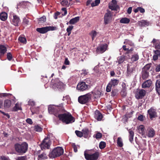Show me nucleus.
<instances>
[{
  "label": "nucleus",
  "instance_id": "f257e3e1",
  "mask_svg": "<svg viewBox=\"0 0 160 160\" xmlns=\"http://www.w3.org/2000/svg\"><path fill=\"white\" fill-rule=\"evenodd\" d=\"M58 116L59 120L66 124L72 123L74 121V118L69 113L59 114Z\"/></svg>",
  "mask_w": 160,
  "mask_h": 160
},
{
  "label": "nucleus",
  "instance_id": "f03ea898",
  "mask_svg": "<svg viewBox=\"0 0 160 160\" xmlns=\"http://www.w3.org/2000/svg\"><path fill=\"white\" fill-rule=\"evenodd\" d=\"M63 152V149L62 147H58L50 151L48 156L50 158H55L62 155Z\"/></svg>",
  "mask_w": 160,
  "mask_h": 160
},
{
  "label": "nucleus",
  "instance_id": "7ed1b4c3",
  "mask_svg": "<svg viewBox=\"0 0 160 160\" xmlns=\"http://www.w3.org/2000/svg\"><path fill=\"white\" fill-rule=\"evenodd\" d=\"M15 149L16 152L20 154L25 153L28 149V144L25 142L21 144L16 143L15 144Z\"/></svg>",
  "mask_w": 160,
  "mask_h": 160
},
{
  "label": "nucleus",
  "instance_id": "20e7f679",
  "mask_svg": "<svg viewBox=\"0 0 160 160\" xmlns=\"http://www.w3.org/2000/svg\"><path fill=\"white\" fill-rule=\"evenodd\" d=\"M92 96V95L91 93L80 96L78 97V102L81 104H85L91 100Z\"/></svg>",
  "mask_w": 160,
  "mask_h": 160
},
{
  "label": "nucleus",
  "instance_id": "39448f33",
  "mask_svg": "<svg viewBox=\"0 0 160 160\" xmlns=\"http://www.w3.org/2000/svg\"><path fill=\"white\" fill-rule=\"evenodd\" d=\"M57 28L54 26H47L41 28H38L37 31L41 33H45L49 31H53L56 30Z\"/></svg>",
  "mask_w": 160,
  "mask_h": 160
},
{
  "label": "nucleus",
  "instance_id": "423d86ee",
  "mask_svg": "<svg viewBox=\"0 0 160 160\" xmlns=\"http://www.w3.org/2000/svg\"><path fill=\"white\" fill-rule=\"evenodd\" d=\"M51 143V141L49 138H45L40 145L41 149L43 150L49 149L50 147Z\"/></svg>",
  "mask_w": 160,
  "mask_h": 160
},
{
  "label": "nucleus",
  "instance_id": "0eeeda50",
  "mask_svg": "<svg viewBox=\"0 0 160 160\" xmlns=\"http://www.w3.org/2000/svg\"><path fill=\"white\" fill-rule=\"evenodd\" d=\"M85 157L87 160H96L98 158L99 154L98 152H96L93 154H86V151L84 152Z\"/></svg>",
  "mask_w": 160,
  "mask_h": 160
},
{
  "label": "nucleus",
  "instance_id": "6e6552de",
  "mask_svg": "<svg viewBox=\"0 0 160 160\" xmlns=\"http://www.w3.org/2000/svg\"><path fill=\"white\" fill-rule=\"evenodd\" d=\"M90 88V86L89 85L87 84L84 82L79 83L77 87V89L81 91L88 89Z\"/></svg>",
  "mask_w": 160,
  "mask_h": 160
},
{
  "label": "nucleus",
  "instance_id": "1a4fd4ad",
  "mask_svg": "<svg viewBox=\"0 0 160 160\" xmlns=\"http://www.w3.org/2000/svg\"><path fill=\"white\" fill-rule=\"evenodd\" d=\"M112 14L109 11H108L104 17V22L105 24H107L110 22L112 20Z\"/></svg>",
  "mask_w": 160,
  "mask_h": 160
},
{
  "label": "nucleus",
  "instance_id": "9d476101",
  "mask_svg": "<svg viewBox=\"0 0 160 160\" xmlns=\"http://www.w3.org/2000/svg\"><path fill=\"white\" fill-rule=\"evenodd\" d=\"M107 47L106 44L100 45L97 48L96 52L98 53H102L106 50Z\"/></svg>",
  "mask_w": 160,
  "mask_h": 160
},
{
  "label": "nucleus",
  "instance_id": "9b49d317",
  "mask_svg": "<svg viewBox=\"0 0 160 160\" xmlns=\"http://www.w3.org/2000/svg\"><path fill=\"white\" fill-rule=\"evenodd\" d=\"M148 112L149 115L150 119L152 120L157 117L156 110L153 108H151L149 109L148 111Z\"/></svg>",
  "mask_w": 160,
  "mask_h": 160
},
{
  "label": "nucleus",
  "instance_id": "f8f14e48",
  "mask_svg": "<svg viewBox=\"0 0 160 160\" xmlns=\"http://www.w3.org/2000/svg\"><path fill=\"white\" fill-rule=\"evenodd\" d=\"M155 134L154 129L150 127L148 128L146 131V135L149 138H152Z\"/></svg>",
  "mask_w": 160,
  "mask_h": 160
},
{
  "label": "nucleus",
  "instance_id": "ddd939ff",
  "mask_svg": "<svg viewBox=\"0 0 160 160\" xmlns=\"http://www.w3.org/2000/svg\"><path fill=\"white\" fill-rule=\"evenodd\" d=\"M91 93L93 94L95 98H100L102 93L100 89L98 88H95L93 91Z\"/></svg>",
  "mask_w": 160,
  "mask_h": 160
},
{
  "label": "nucleus",
  "instance_id": "4468645a",
  "mask_svg": "<svg viewBox=\"0 0 160 160\" xmlns=\"http://www.w3.org/2000/svg\"><path fill=\"white\" fill-rule=\"evenodd\" d=\"M146 91L142 89L137 92L135 95V97L137 99L142 98L145 95Z\"/></svg>",
  "mask_w": 160,
  "mask_h": 160
},
{
  "label": "nucleus",
  "instance_id": "2eb2a0df",
  "mask_svg": "<svg viewBox=\"0 0 160 160\" xmlns=\"http://www.w3.org/2000/svg\"><path fill=\"white\" fill-rule=\"evenodd\" d=\"M57 82L53 84V88H57L58 89H62L64 88V85L63 83L61 82L58 81V80H56Z\"/></svg>",
  "mask_w": 160,
  "mask_h": 160
},
{
  "label": "nucleus",
  "instance_id": "dca6fc26",
  "mask_svg": "<svg viewBox=\"0 0 160 160\" xmlns=\"http://www.w3.org/2000/svg\"><path fill=\"white\" fill-rule=\"evenodd\" d=\"M109 8L112 10H116L118 8L117 1L115 0H112V2L109 4Z\"/></svg>",
  "mask_w": 160,
  "mask_h": 160
},
{
  "label": "nucleus",
  "instance_id": "f3484780",
  "mask_svg": "<svg viewBox=\"0 0 160 160\" xmlns=\"http://www.w3.org/2000/svg\"><path fill=\"white\" fill-rule=\"evenodd\" d=\"M12 22L15 26H18L20 22L19 18L16 15H13Z\"/></svg>",
  "mask_w": 160,
  "mask_h": 160
},
{
  "label": "nucleus",
  "instance_id": "a211bd4d",
  "mask_svg": "<svg viewBox=\"0 0 160 160\" xmlns=\"http://www.w3.org/2000/svg\"><path fill=\"white\" fill-rule=\"evenodd\" d=\"M56 108L53 105L49 106L48 108L49 112L50 114H53L56 116H57V115L55 113L57 111Z\"/></svg>",
  "mask_w": 160,
  "mask_h": 160
},
{
  "label": "nucleus",
  "instance_id": "6ab92c4d",
  "mask_svg": "<svg viewBox=\"0 0 160 160\" xmlns=\"http://www.w3.org/2000/svg\"><path fill=\"white\" fill-rule=\"evenodd\" d=\"M12 105L11 101L9 99H6L4 100L3 105L5 109L9 108Z\"/></svg>",
  "mask_w": 160,
  "mask_h": 160
},
{
  "label": "nucleus",
  "instance_id": "aec40b11",
  "mask_svg": "<svg viewBox=\"0 0 160 160\" xmlns=\"http://www.w3.org/2000/svg\"><path fill=\"white\" fill-rule=\"evenodd\" d=\"M127 72L128 74H130L134 72L135 71V68L133 65H128L127 67Z\"/></svg>",
  "mask_w": 160,
  "mask_h": 160
},
{
  "label": "nucleus",
  "instance_id": "412c9836",
  "mask_svg": "<svg viewBox=\"0 0 160 160\" xmlns=\"http://www.w3.org/2000/svg\"><path fill=\"white\" fill-rule=\"evenodd\" d=\"M152 84L150 80H148L144 82L142 84V87L143 88L149 87Z\"/></svg>",
  "mask_w": 160,
  "mask_h": 160
},
{
  "label": "nucleus",
  "instance_id": "4be33fe9",
  "mask_svg": "<svg viewBox=\"0 0 160 160\" xmlns=\"http://www.w3.org/2000/svg\"><path fill=\"white\" fill-rule=\"evenodd\" d=\"M94 117L98 121H100L102 118V114L98 110L96 111L95 112Z\"/></svg>",
  "mask_w": 160,
  "mask_h": 160
},
{
  "label": "nucleus",
  "instance_id": "5701e85b",
  "mask_svg": "<svg viewBox=\"0 0 160 160\" xmlns=\"http://www.w3.org/2000/svg\"><path fill=\"white\" fill-rule=\"evenodd\" d=\"M98 34V32L95 30H92L89 32V35L91 37L92 40H93Z\"/></svg>",
  "mask_w": 160,
  "mask_h": 160
},
{
  "label": "nucleus",
  "instance_id": "b1692460",
  "mask_svg": "<svg viewBox=\"0 0 160 160\" xmlns=\"http://www.w3.org/2000/svg\"><path fill=\"white\" fill-rule=\"evenodd\" d=\"M138 25L140 26H148L149 25V23L147 21L142 20L138 22Z\"/></svg>",
  "mask_w": 160,
  "mask_h": 160
},
{
  "label": "nucleus",
  "instance_id": "393cba45",
  "mask_svg": "<svg viewBox=\"0 0 160 160\" xmlns=\"http://www.w3.org/2000/svg\"><path fill=\"white\" fill-rule=\"evenodd\" d=\"M6 51V48L4 45H0V56L3 55Z\"/></svg>",
  "mask_w": 160,
  "mask_h": 160
},
{
  "label": "nucleus",
  "instance_id": "a878e982",
  "mask_svg": "<svg viewBox=\"0 0 160 160\" xmlns=\"http://www.w3.org/2000/svg\"><path fill=\"white\" fill-rule=\"evenodd\" d=\"M156 89L158 93L160 95V79L157 80L156 83Z\"/></svg>",
  "mask_w": 160,
  "mask_h": 160
},
{
  "label": "nucleus",
  "instance_id": "bb28decb",
  "mask_svg": "<svg viewBox=\"0 0 160 160\" xmlns=\"http://www.w3.org/2000/svg\"><path fill=\"white\" fill-rule=\"evenodd\" d=\"M144 126L143 125H140L138 127V132L141 134L142 135H143L145 134V131L144 129Z\"/></svg>",
  "mask_w": 160,
  "mask_h": 160
},
{
  "label": "nucleus",
  "instance_id": "cd10ccee",
  "mask_svg": "<svg viewBox=\"0 0 160 160\" xmlns=\"http://www.w3.org/2000/svg\"><path fill=\"white\" fill-rule=\"evenodd\" d=\"M125 57L124 56H119L117 58L116 62H118V64L122 63L125 60Z\"/></svg>",
  "mask_w": 160,
  "mask_h": 160
},
{
  "label": "nucleus",
  "instance_id": "c85d7f7f",
  "mask_svg": "<svg viewBox=\"0 0 160 160\" xmlns=\"http://www.w3.org/2000/svg\"><path fill=\"white\" fill-rule=\"evenodd\" d=\"M71 0H63L61 2L63 6H68L72 4Z\"/></svg>",
  "mask_w": 160,
  "mask_h": 160
},
{
  "label": "nucleus",
  "instance_id": "c756f323",
  "mask_svg": "<svg viewBox=\"0 0 160 160\" xmlns=\"http://www.w3.org/2000/svg\"><path fill=\"white\" fill-rule=\"evenodd\" d=\"M79 17H77L71 19L69 21V24H74L78 22L79 20Z\"/></svg>",
  "mask_w": 160,
  "mask_h": 160
},
{
  "label": "nucleus",
  "instance_id": "7c9ffc66",
  "mask_svg": "<svg viewBox=\"0 0 160 160\" xmlns=\"http://www.w3.org/2000/svg\"><path fill=\"white\" fill-rule=\"evenodd\" d=\"M7 14L5 12H2L0 14V18L3 21H5L7 18Z\"/></svg>",
  "mask_w": 160,
  "mask_h": 160
},
{
  "label": "nucleus",
  "instance_id": "2f4dec72",
  "mask_svg": "<svg viewBox=\"0 0 160 160\" xmlns=\"http://www.w3.org/2000/svg\"><path fill=\"white\" fill-rule=\"evenodd\" d=\"M128 132L129 134V140L130 141L132 142L133 140L134 133V132L131 129L128 130Z\"/></svg>",
  "mask_w": 160,
  "mask_h": 160
},
{
  "label": "nucleus",
  "instance_id": "473e14b6",
  "mask_svg": "<svg viewBox=\"0 0 160 160\" xmlns=\"http://www.w3.org/2000/svg\"><path fill=\"white\" fill-rule=\"evenodd\" d=\"M130 19L126 18H122L120 21V22L121 23L128 24L130 22Z\"/></svg>",
  "mask_w": 160,
  "mask_h": 160
},
{
  "label": "nucleus",
  "instance_id": "72a5a7b5",
  "mask_svg": "<svg viewBox=\"0 0 160 160\" xmlns=\"http://www.w3.org/2000/svg\"><path fill=\"white\" fill-rule=\"evenodd\" d=\"M22 108L20 104L18 103H16L15 106L13 108V111H17L18 110H21Z\"/></svg>",
  "mask_w": 160,
  "mask_h": 160
},
{
  "label": "nucleus",
  "instance_id": "f704fd0d",
  "mask_svg": "<svg viewBox=\"0 0 160 160\" xmlns=\"http://www.w3.org/2000/svg\"><path fill=\"white\" fill-rule=\"evenodd\" d=\"M131 60L132 62H135L137 61L139 59V56L137 53H134L132 55L131 58Z\"/></svg>",
  "mask_w": 160,
  "mask_h": 160
},
{
  "label": "nucleus",
  "instance_id": "c9c22d12",
  "mask_svg": "<svg viewBox=\"0 0 160 160\" xmlns=\"http://www.w3.org/2000/svg\"><path fill=\"white\" fill-rule=\"evenodd\" d=\"M119 81L116 79H111L109 83L112 86H114L117 85Z\"/></svg>",
  "mask_w": 160,
  "mask_h": 160
},
{
  "label": "nucleus",
  "instance_id": "e433bc0d",
  "mask_svg": "<svg viewBox=\"0 0 160 160\" xmlns=\"http://www.w3.org/2000/svg\"><path fill=\"white\" fill-rule=\"evenodd\" d=\"M149 76V72L147 71L142 70V78L143 79H145L147 78Z\"/></svg>",
  "mask_w": 160,
  "mask_h": 160
},
{
  "label": "nucleus",
  "instance_id": "4c0bfd02",
  "mask_svg": "<svg viewBox=\"0 0 160 160\" xmlns=\"http://www.w3.org/2000/svg\"><path fill=\"white\" fill-rule=\"evenodd\" d=\"M152 42L155 44V48L156 49H160V43L158 42H157L158 41L155 39L153 40Z\"/></svg>",
  "mask_w": 160,
  "mask_h": 160
},
{
  "label": "nucleus",
  "instance_id": "58836bf2",
  "mask_svg": "<svg viewBox=\"0 0 160 160\" xmlns=\"http://www.w3.org/2000/svg\"><path fill=\"white\" fill-rule=\"evenodd\" d=\"M47 158V156L46 154L44 153H42L38 156V159L39 160L46 159Z\"/></svg>",
  "mask_w": 160,
  "mask_h": 160
},
{
  "label": "nucleus",
  "instance_id": "ea45409f",
  "mask_svg": "<svg viewBox=\"0 0 160 160\" xmlns=\"http://www.w3.org/2000/svg\"><path fill=\"white\" fill-rule=\"evenodd\" d=\"M151 66V64L149 63L146 64L142 69V70L145 71H147L149 72V71L150 67Z\"/></svg>",
  "mask_w": 160,
  "mask_h": 160
},
{
  "label": "nucleus",
  "instance_id": "a19ab883",
  "mask_svg": "<svg viewBox=\"0 0 160 160\" xmlns=\"http://www.w3.org/2000/svg\"><path fill=\"white\" fill-rule=\"evenodd\" d=\"M117 143L118 146L119 147H122L123 146V144L122 140L121 137H118L117 141Z\"/></svg>",
  "mask_w": 160,
  "mask_h": 160
},
{
  "label": "nucleus",
  "instance_id": "79ce46f5",
  "mask_svg": "<svg viewBox=\"0 0 160 160\" xmlns=\"http://www.w3.org/2000/svg\"><path fill=\"white\" fill-rule=\"evenodd\" d=\"M83 136L85 138H87L88 134V130L87 129H84L82 130Z\"/></svg>",
  "mask_w": 160,
  "mask_h": 160
},
{
  "label": "nucleus",
  "instance_id": "37998d69",
  "mask_svg": "<svg viewBox=\"0 0 160 160\" xmlns=\"http://www.w3.org/2000/svg\"><path fill=\"white\" fill-rule=\"evenodd\" d=\"M18 40L21 43L25 44L26 43L27 40L26 38L23 37H19L18 39Z\"/></svg>",
  "mask_w": 160,
  "mask_h": 160
},
{
  "label": "nucleus",
  "instance_id": "c03bdc74",
  "mask_svg": "<svg viewBox=\"0 0 160 160\" xmlns=\"http://www.w3.org/2000/svg\"><path fill=\"white\" fill-rule=\"evenodd\" d=\"M73 28L72 26H69L66 29L67 32L68 33V36H69L71 33V31Z\"/></svg>",
  "mask_w": 160,
  "mask_h": 160
},
{
  "label": "nucleus",
  "instance_id": "a18cd8bd",
  "mask_svg": "<svg viewBox=\"0 0 160 160\" xmlns=\"http://www.w3.org/2000/svg\"><path fill=\"white\" fill-rule=\"evenodd\" d=\"M122 48L124 50L128 51H132L133 49L132 48H129L128 46L127 45L123 46Z\"/></svg>",
  "mask_w": 160,
  "mask_h": 160
},
{
  "label": "nucleus",
  "instance_id": "49530a36",
  "mask_svg": "<svg viewBox=\"0 0 160 160\" xmlns=\"http://www.w3.org/2000/svg\"><path fill=\"white\" fill-rule=\"evenodd\" d=\"M34 128L35 131L38 132H41L42 130V128L38 125L35 126Z\"/></svg>",
  "mask_w": 160,
  "mask_h": 160
},
{
  "label": "nucleus",
  "instance_id": "de8ad7c7",
  "mask_svg": "<svg viewBox=\"0 0 160 160\" xmlns=\"http://www.w3.org/2000/svg\"><path fill=\"white\" fill-rule=\"evenodd\" d=\"M124 43L127 45L128 46L130 45L131 46H132L134 45L133 43L131 41L126 40V41L124 42Z\"/></svg>",
  "mask_w": 160,
  "mask_h": 160
},
{
  "label": "nucleus",
  "instance_id": "09e8293b",
  "mask_svg": "<svg viewBox=\"0 0 160 160\" xmlns=\"http://www.w3.org/2000/svg\"><path fill=\"white\" fill-rule=\"evenodd\" d=\"M121 94L123 97H125L126 95V89L125 87L123 88L121 92Z\"/></svg>",
  "mask_w": 160,
  "mask_h": 160
},
{
  "label": "nucleus",
  "instance_id": "8fccbe9b",
  "mask_svg": "<svg viewBox=\"0 0 160 160\" xmlns=\"http://www.w3.org/2000/svg\"><path fill=\"white\" fill-rule=\"evenodd\" d=\"M46 21V18L45 16H43L42 17L39 19L38 23H43Z\"/></svg>",
  "mask_w": 160,
  "mask_h": 160
},
{
  "label": "nucleus",
  "instance_id": "3c124183",
  "mask_svg": "<svg viewBox=\"0 0 160 160\" xmlns=\"http://www.w3.org/2000/svg\"><path fill=\"white\" fill-rule=\"evenodd\" d=\"M106 146V143L104 142H101L99 144V147L101 149L104 148Z\"/></svg>",
  "mask_w": 160,
  "mask_h": 160
},
{
  "label": "nucleus",
  "instance_id": "603ef678",
  "mask_svg": "<svg viewBox=\"0 0 160 160\" xmlns=\"http://www.w3.org/2000/svg\"><path fill=\"white\" fill-rule=\"evenodd\" d=\"M75 132L76 135L79 137H81L83 136V133H82V132L76 130Z\"/></svg>",
  "mask_w": 160,
  "mask_h": 160
},
{
  "label": "nucleus",
  "instance_id": "864d4df0",
  "mask_svg": "<svg viewBox=\"0 0 160 160\" xmlns=\"http://www.w3.org/2000/svg\"><path fill=\"white\" fill-rule=\"evenodd\" d=\"M12 58V55L10 52H8L7 54V58L9 61H11Z\"/></svg>",
  "mask_w": 160,
  "mask_h": 160
},
{
  "label": "nucleus",
  "instance_id": "5fc2aeb1",
  "mask_svg": "<svg viewBox=\"0 0 160 160\" xmlns=\"http://www.w3.org/2000/svg\"><path fill=\"white\" fill-rule=\"evenodd\" d=\"M112 87L111 85L109 83L107 86L106 88V91L107 92H109L111 91Z\"/></svg>",
  "mask_w": 160,
  "mask_h": 160
},
{
  "label": "nucleus",
  "instance_id": "6e6d98bb",
  "mask_svg": "<svg viewBox=\"0 0 160 160\" xmlns=\"http://www.w3.org/2000/svg\"><path fill=\"white\" fill-rule=\"evenodd\" d=\"M102 137V133L99 132L97 133L95 135V138L97 139L101 138Z\"/></svg>",
  "mask_w": 160,
  "mask_h": 160
},
{
  "label": "nucleus",
  "instance_id": "4d7b16f0",
  "mask_svg": "<svg viewBox=\"0 0 160 160\" xmlns=\"http://www.w3.org/2000/svg\"><path fill=\"white\" fill-rule=\"evenodd\" d=\"M28 104L33 106H34L35 104V102L31 99H30L29 101H28Z\"/></svg>",
  "mask_w": 160,
  "mask_h": 160
},
{
  "label": "nucleus",
  "instance_id": "13d9d810",
  "mask_svg": "<svg viewBox=\"0 0 160 160\" xmlns=\"http://www.w3.org/2000/svg\"><path fill=\"white\" fill-rule=\"evenodd\" d=\"M16 160H27L26 158L24 156L18 157Z\"/></svg>",
  "mask_w": 160,
  "mask_h": 160
},
{
  "label": "nucleus",
  "instance_id": "bf43d9fd",
  "mask_svg": "<svg viewBox=\"0 0 160 160\" xmlns=\"http://www.w3.org/2000/svg\"><path fill=\"white\" fill-rule=\"evenodd\" d=\"M155 54L159 57H160V51L157 50L154 51Z\"/></svg>",
  "mask_w": 160,
  "mask_h": 160
},
{
  "label": "nucleus",
  "instance_id": "052dcab7",
  "mask_svg": "<svg viewBox=\"0 0 160 160\" xmlns=\"http://www.w3.org/2000/svg\"><path fill=\"white\" fill-rule=\"evenodd\" d=\"M26 122L30 124H32V120L30 118H28L26 120Z\"/></svg>",
  "mask_w": 160,
  "mask_h": 160
},
{
  "label": "nucleus",
  "instance_id": "680f3d73",
  "mask_svg": "<svg viewBox=\"0 0 160 160\" xmlns=\"http://www.w3.org/2000/svg\"><path fill=\"white\" fill-rule=\"evenodd\" d=\"M62 10L64 12V13H62V14L63 15H66L67 13V11L66 8H62Z\"/></svg>",
  "mask_w": 160,
  "mask_h": 160
},
{
  "label": "nucleus",
  "instance_id": "e2e57ef3",
  "mask_svg": "<svg viewBox=\"0 0 160 160\" xmlns=\"http://www.w3.org/2000/svg\"><path fill=\"white\" fill-rule=\"evenodd\" d=\"M138 9L139 10V11H140V12L141 13H143L145 12V10L144 8H142L140 7H138Z\"/></svg>",
  "mask_w": 160,
  "mask_h": 160
},
{
  "label": "nucleus",
  "instance_id": "0e129e2a",
  "mask_svg": "<svg viewBox=\"0 0 160 160\" xmlns=\"http://www.w3.org/2000/svg\"><path fill=\"white\" fill-rule=\"evenodd\" d=\"M156 72H159L160 71V64L157 65L155 69Z\"/></svg>",
  "mask_w": 160,
  "mask_h": 160
},
{
  "label": "nucleus",
  "instance_id": "69168bd1",
  "mask_svg": "<svg viewBox=\"0 0 160 160\" xmlns=\"http://www.w3.org/2000/svg\"><path fill=\"white\" fill-rule=\"evenodd\" d=\"M60 14V13L59 12H56L55 13V15H54V18L55 19H57V18H58L57 16L58 15H59Z\"/></svg>",
  "mask_w": 160,
  "mask_h": 160
},
{
  "label": "nucleus",
  "instance_id": "338daca9",
  "mask_svg": "<svg viewBox=\"0 0 160 160\" xmlns=\"http://www.w3.org/2000/svg\"><path fill=\"white\" fill-rule=\"evenodd\" d=\"M132 7H129L128 10H127V12L128 14H130L131 13V12H132Z\"/></svg>",
  "mask_w": 160,
  "mask_h": 160
},
{
  "label": "nucleus",
  "instance_id": "774afa93",
  "mask_svg": "<svg viewBox=\"0 0 160 160\" xmlns=\"http://www.w3.org/2000/svg\"><path fill=\"white\" fill-rule=\"evenodd\" d=\"M1 160H8V158L4 156H1L0 158Z\"/></svg>",
  "mask_w": 160,
  "mask_h": 160
}]
</instances>
